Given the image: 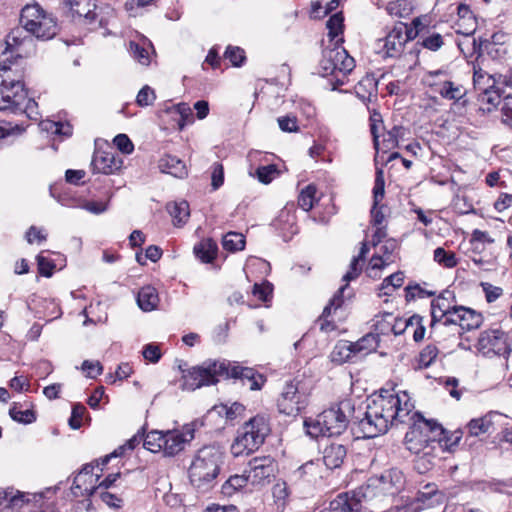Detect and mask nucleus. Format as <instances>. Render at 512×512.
I'll list each match as a JSON object with an SVG mask.
<instances>
[{
    "mask_svg": "<svg viewBox=\"0 0 512 512\" xmlns=\"http://www.w3.org/2000/svg\"><path fill=\"white\" fill-rule=\"evenodd\" d=\"M414 408L407 392L391 393L386 390L375 396L365 411H358L363 417L354 415L352 401L345 399L324 410L316 419L305 420L304 425L306 433L313 438L320 435L331 437L342 434L353 417L358 421L362 437L374 438L386 433L390 425L408 424L410 427L405 435V443L411 452L418 453L420 447L428 442H437L443 451L447 450L448 437L442 424L424 418Z\"/></svg>",
    "mask_w": 512,
    "mask_h": 512,
    "instance_id": "f257e3e1",
    "label": "nucleus"
},
{
    "mask_svg": "<svg viewBox=\"0 0 512 512\" xmlns=\"http://www.w3.org/2000/svg\"><path fill=\"white\" fill-rule=\"evenodd\" d=\"M404 482L402 471L391 468L380 477L370 478L365 485L338 494L330 502V508L338 512H374L378 502L384 496L398 492Z\"/></svg>",
    "mask_w": 512,
    "mask_h": 512,
    "instance_id": "f03ea898",
    "label": "nucleus"
},
{
    "mask_svg": "<svg viewBox=\"0 0 512 512\" xmlns=\"http://www.w3.org/2000/svg\"><path fill=\"white\" fill-rule=\"evenodd\" d=\"M220 378L240 380L250 390H260L265 383L262 374L250 367H243L226 360H207L192 367L183 375V389L194 391L206 385L216 384Z\"/></svg>",
    "mask_w": 512,
    "mask_h": 512,
    "instance_id": "7ed1b4c3",
    "label": "nucleus"
},
{
    "mask_svg": "<svg viewBox=\"0 0 512 512\" xmlns=\"http://www.w3.org/2000/svg\"><path fill=\"white\" fill-rule=\"evenodd\" d=\"M20 24L21 27L11 30L7 36L6 43L11 49L20 48L32 42L30 36L22 35L24 31L39 40L52 39L58 31L53 15L36 3L28 4L21 10Z\"/></svg>",
    "mask_w": 512,
    "mask_h": 512,
    "instance_id": "20e7f679",
    "label": "nucleus"
},
{
    "mask_svg": "<svg viewBox=\"0 0 512 512\" xmlns=\"http://www.w3.org/2000/svg\"><path fill=\"white\" fill-rule=\"evenodd\" d=\"M223 462L224 452L219 446L207 445L197 450L188 468L191 485L200 492L212 489Z\"/></svg>",
    "mask_w": 512,
    "mask_h": 512,
    "instance_id": "39448f33",
    "label": "nucleus"
},
{
    "mask_svg": "<svg viewBox=\"0 0 512 512\" xmlns=\"http://www.w3.org/2000/svg\"><path fill=\"white\" fill-rule=\"evenodd\" d=\"M24 70L0 65V111L17 114L26 100Z\"/></svg>",
    "mask_w": 512,
    "mask_h": 512,
    "instance_id": "423d86ee",
    "label": "nucleus"
},
{
    "mask_svg": "<svg viewBox=\"0 0 512 512\" xmlns=\"http://www.w3.org/2000/svg\"><path fill=\"white\" fill-rule=\"evenodd\" d=\"M269 433L270 427L265 417L251 418L238 429L237 436L231 445V453L235 457L253 453L264 443Z\"/></svg>",
    "mask_w": 512,
    "mask_h": 512,
    "instance_id": "0eeeda50",
    "label": "nucleus"
},
{
    "mask_svg": "<svg viewBox=\"0 0 512 512\" xmlns=\"http://www.w3.org/2000/svg\"><path fill=\"white\" fill-rule=\"evenodd\" d=\"M416 37L413 29H408L403 22L397 23L385 37L377 39L375 51L382 58H397L404 49L405 44Z\"/></svg>",
    "mask_w": 512,
    "mask_h": 512,
    "instance_id": "6e6552de",
    "label": "nucleus"
},
{
    "mask_svg": "<svg viewBox=\"0 0 512 512\" xmlns=\"http://www.w3.org/2000/svg\"><path fill=\"white\" fill-rule=\"evenodd\" d=\"M319 66L322 76L338 74L346 76L354 69L355 61L343 47L334 44L333 48L323 50Z\"/></svg>",
    "mask_w": 512,
    "mask_h": 512,
    "instance_id": "1a4fd4ad",
    "label": "nucleus"
},
{
    "mask_svg": "<svg viewBox=\"0 0 512 512\" xmlns=\"http://www.w3.org/2000/svg\"><path fill=\"white\" fill-rule=\"evenodd\" d=\"M308 404V394L300 382H289L277 400L279 412L288 416L299 414Z\"/></svg>",
    "mask_w": 512,
    "mask_h": 512,
    "instance_id": "9d476101",
    "label": "nucleus"
},
{
    "mask_svg": "<svg viewBox=\"0 0 512 512\" xmlns=\"http://www.w3.org/2000/svg\"><path fill=\"white\" fill-rule=\"evenodd\" d=\"M478 351L485 357L508 355L510 349L507 344V335L500 329L483 331L477 342Z\"/></svg>",
    "mask_w": 512,
    "mask_h": 512,
    "instance_id": "9b49d317",
    "label": "nucleus"
},
{
    "mask_svg": "<svg viewBox=\"0 0 512 512\" xmlns=\"http://www.w3.org/2000/svg\"><path fill=\"white\" fill-rule=\"evenodd\" d=\"M482 315L463 306L450 308V336L460 337L464 331L477 329L482 324Z\"/></svg>",
    "mask_w": 512,
    "mask_h": 512,
    "instance_id": "f8f14e48",
    "label": "nucleus"
},
{
    "mask_svg": "<svg viewBox=\"0 0 512 512\" xmlns=\"http://www.w3.org/2000/svg\"><path fill=\"white\" fill-rule=\"evenodd\" d=\"M195 423L185 424L181 430H167L164 433L163 454L173 457L182 452L195 437Z\"/></svg>",
    "mask_w": 512,
    "mask_h": 512,
    "instance_id": "ddd939ff",
    "label": "nucleus"
},
{
    "mask_svg": "<svg viewBox=\"0 0 512 512\" xmlns=\"http://www.w3.org/2000/svg\"><path fill=\"white\" fill-rule=\"evenodd\" d=\"M94 466L86 464L75 476L71 492L75 497H89L98 489L99 474L93 472Z\"/></svg>",
    "mask_w": 512,
    "mask_h": 512,
    "instance_id": "4468645a",
    "label": "nucleus"
},
{
    "mask_svg": "<svg viewBox=\"0 0 512 512\" xmlns=\"http://www.w3.org/2000/svg\"><path fill=\"white\" fill-rule=\"evenodd\" d=\"M422 81L428 87V93L432 99H436L438 96L445 99L448 96L447 69L429 71L424 75Z\"/></svg>",
    "mask_w": 512,
    "mask_h": 512,
    "instance_id": "2eb2a0df",
    "label": "nucleus"
},
{
    "mask_svg": "<svg viewBox=\"0 0 512 512\" xmlns=\"http://www.w3.org/2000/svg\"><path fill=\"white\" fill-rule=\"evenodd\" d=\"M249 480L252 484H260L274 474L275 464L270 456L255 457L249 462Z\"/></svg>",
    "mask_w": 512,
    "mask_h": 512,
    "instance_id": "dca6fc26",
    "label": "nucleus"
},
{
    "mask_svg": "<svg viewBox=\"0 0 512 512\" xmlns=\"http://www.w3.org/2000/svg\"><path fill=\"white\" fill-rule=\"evenodd\" d=\"M122 164V159L111 151H96L91 163L94 172L107 175L119 171Z\"/></svg>",
    "mask_w": 512,
    "mask_h": 512,
    "instance_id": "f3484780",
    "label": "nucleus"
},
{
    "mask_svg": "<svg viewBox=\"0 0 512 512\" xmlns=\"http://www.w3.org/2000/svg\"><path fill=\"white\" fill-rule=\"evenodd\" d=\"M380 338L374 332L368 333L362 338H360L356 342H351L350 344H344L340 347V350L345 349L347 351V355H345L346 360H351V358L357 354L367 355L373 351H375L379 345Z\"/></svg>",
    "mask_w": 512,
    "mask_h": 512,
    "instance_id": "a211bd4d",
    "label": "nucleus"
},
{
    "mask_svg": "<svg viewBox=\"0 0 512 512\" xmlns=\"http://www.w3.org/2000/svg\"><path fill=\"white\" fill-rule=\"evenodd\" d=\"M322 454L323 463L328 469L332 470L343 464L347 456V448L343 444L332 442L325 446Z\"/></svg>",
    "mask_w": 512,
    "mask_h": 512,
    "instance_id": "6ab92c4d",
    "label": "nucleus"
},
{
    "mask_svg": "<svg viewBox=\"0 0 512 512\" xmlns=\"http://www.w3.org/2000/svg\"><path fill=\"white\" fill-rule=\"evenodd\" d=\"M482 64L483 60L472 62L473 86L478 93L494 88L496 83L494 77L482 68Z\"/></svg>",
    "mask_w": 512,
    "mask_h": 512,
    "instance_id": "aec40b11",
    "label": "nucleus"
},
{
    "mask_svg": "<svg viewBox=\"0 0 512 512\" xmlns=\"http://www.w3.org/2000/svg\"><path fill=\"white\" fill-rule=\"evenodd\" d=\"M158 167L162 173L170 174L176 178L182 179L188 175L185 163L176 156H163L158 162Z\"/></svg>",
    "mask_w": 512,
    "mask_h": 512,
    "instance_id": "412c9836",
    "label": "nucleus"
},
{
    "mask_svg": "<svg viewBox=\"0 0 512 512\" xmlns=\"http://www.w3.org/2000/svg\"><path fill=\"white\" fill-rule=\"evenodd\" d=\"M320 476L319 464L315 461H308L296 470L290 476L291 481L299 482H314Z\"/></svg>",
    "mask_w": 512,
    "mask_h": 512,
    "instance_id": "4be33fe9",
    "label": "nucleus"
},
{
    "mask_svg": "<svg viewBox=\"0 0 512 512\" xmlns=\"http://www.w3.org/2000/svg\"><path fill=\"white\" fill-rule=\"evenodd\" d=\"M378 82L373 76H366L355 86L356 96L363 102H371L377 95Z\"/></svg>",
    "mask_w": 512,
    "mask_h": 512,
    "instance_id": "5701e85b",
    "label": "nucleus"
},
{
    "mask_svg": "<svg viewBox=\"0 0 512 512\" xmlns=\"http://www.w3.org/2000/svg\"><path fill=\"white\" fill-rule=\"evenodd\" d=\"M27 494L16 493L11 490H0V511L6 508H20L25 502H29Z\"/></svg>",
    "mask_w": 512,
    "mask_h": 512,
    "instance_id": "b1692460",
    "label": "nucleus"
},
{
    "mask_svg": "<svg viewBox=\"0 0 512 512\" xmlns=\"http://www.w3.org/2000/svg\"><path fill=\"white\" fill-rule=\"evenodd\" d=\"M137 303L143 311L149 312L154 310L159 303L156 289L152 286L141 288L137 295Z\"/></svg>",
    "mask_w": 512,
    "mask_h": 512,
    "instance_id": "393cba45",
    "label": "nucleus"
},
{
    "mask_svg": "<svg viewBox=\"0 0 512 512\" xmlns=\"http://www.w3.org/2000/svg\"><path fill=\"white\" fill-rule=\"evenodd\" d=\"M445 292L446 291H443L437 298L433 299L431 302L432 325L442 320L444 325L448 324V300L444 297Z\"/></svg>",
    "mask_w": 512,
    "mask_h": 512,
    "instance_id": "a878e982",
    "label": "nucleus"
},
{
    "mask_svg": "<svg viewBox=\"0 0 512 512\" xmlns=\"http://www.w3.org/2000/svg\"><path fill=\"white\" fill-rule=\"evenodd\" d=\"M167 210L177 226L185 224L190 217L189 204L185 200L167 204Z\"/></svg>",
    "mask_w": 512,
    "mask_h": 512,
    "instance_id": "bb28decb",
    "label": "nucleus"
},
{
    "mask_svg": "<svg viewBox=\"0 0 512 512\" xmlns=\"http://www.w3.org/2000/svg\"><path fill=\"white\" fill-rule=\"evenodd\" d=\"M344 17L341 12L335 13L332 15L327 23L326 28L328 29V37L331 41H334L335 44L343 43V28H344Z\"/></svg>",
    "mask_w": 512,
    "mask_h": 512,
    "instance_id": "cd10ccee",
    "label": "nucleus"
},
{
    "mask_svg": "<svg viewBox=\"0 0 512 512\" xmlns=\"http://www.w3.org/2000/svg\"><path fill=\"white\" fill-rule=\"evenodd\" d=\"M217 244L212 239H204L194 247V253L204 263L212 262L217 255Z\"/></svg>",
    "mask_w": 512,
    "mask_h": 512,
    "instance_id": "c85d7f7f",
    "label": "nucleus"
},
{
    "mask_svg": "<svg viewBox=\"0 0 512 512\" xmlns=\"http://www.w3.org/2000/svg\"><path fill=\"white\" fill-rule=\"evenodd\" d=\"M70 6L74 14L79 17H84L88 23L95 20L96 13L94 12V9L96 6L91 2V0H71Z\"/></svg>",
    "mask_w": 512,
    "mask_h": 512,
    "instance_id": "c756f323",
    "label": "nucleus"
},
{
    "mask_svg": "<svg viewBox=\"0 0 512 512\" xmlns=\"http://www.w3.org/2000/svg\"><path fill=\"white\" fill-rule=\"evenodd\" d=\"M249 481L246 475H232L221 486V493L226 497H231L242 488H244Z\"/></svg>",
    "mask_w": 512,
    "mask_h": 512,
    "instance_id": "7c9ffc66",
    "label": "nucleus"
},
{
    "mask_svg": "<svg viewBox=\"0 0 512 512\" xmlns=\"http://www.w3.org/2000/svg\"><path fill=\"white\" fill-rule=\"evenodd\" d=\"M402 131V127L394 126L391 130L384 132L379 148L376 150H381L382 152L387 153L388 151L396 148L398 146L399 137L402 135Z\"/></svg>",
    "mask_w": 512,
    "mask_h": 512,
    "instance_id": "2f4dec72",
    "label": "nucleus"
},
{
    "mask_svg": "<svg viewBox=\"0 0 512 512\" xmlns=\"http://www.w3.org/2000/svg\"><path fill=\"white\" fill-rule=\"evenodd\" d=\"M386 10L391 16L406 18L413 11V2L411 0L391 1L387 4Z\"/></svg>",
    "mask_w": 512,
    "mask_h": 512,
    "instance_id": "473e14b6",
    "label": "nucleus"
},
{
    "mask_svg": "<svg viewBox=\"0 0 512 512\" xmlns=\"http://www.w3.org/2000/svg\"><path fill=\"white\" fill-rule=\"evenodd\" d=\"M394 315L389 312H385L380 315H376L374 318V333L378 335H388L393 330Z\"/></svg>",
    "mask_w": 512,
    "mask_h": 512,
    "instance_id": "72a5a7b5",
    "label": "nucleus"
},
{
    "mask_svg": "<svg viewBox=\"0 0 512 512\" xmlns=\"http://www.w3.org/2000/svg\"><path fill=\"white\" fill-rule=\"evenodd\" d=\"M484 54H487L492 59H498L505 54V50L501 48L500 45H494L492 42H489L488 39L479 38L478 56L476 59L482 60L481 58Z\"/></svg>",
    "mask_w": 512,
    "mask_h": 512,
    "instance_id": "f704fd0d",
    "label": "nucleus"
},
{
    "mask_svg": "<svg viewBox=\"0 0 512 512\" xmlns=\"http://www.w3.org/2000/svg\"><path fill=\"white\" fill-rule=\"evenodd\" d=\"M164 433L163 431H150L143 437V445L144 447L153 452H162L163 451V441H164Z\"/></svg>",
    "mask_w": 512,
    "mask_h": 512,
    "instance_id": "c9c22d12",
    "label": "nucleus"
},
{
    "mask_svg": "<svg viewBox=\"0 0 512 512\" xmlns=\"http://www.w3.org/2000/svg\"><path fill=\"white\" fill-rule=\"evenodd\" d=\"M223 248L230 252L243 250L245 247V237L241 233L228 232L222 241Z\"/></svg>",
    "mask_w": 512,
    "mask_h": 512,
    "instance_id": "e433bc0d",
    "label": "nucleus"
},
{
    "mask_svg": "<svg viewBox=\"0 0 512 512\" xmlns=\"http://www.w3.org/2000/svg\"><path fill=\"white\" fill-rule=\"evenodd\" d=\"M316 186L307 185L299 194L298 205L306 212L310 211L316 202Z\"/></svg>",
    "mask_w": 512,
    "mask_h": 512,
    "instance_id": "4c0bfd02",
    "label": "nucleus"
},
{
    "mask_svg": "<svg viewBox=\"0 0 512 512\" xmlns=\"http://www.w3.org/2000/svg\"><path fill=\"white\" fill-rule=\"evenodd\" d=\"M368 251H369V248H368L367 243L363 242L362 246L360 248L359 255L357 257H353L351 264H350V269L343 276V281L349 282L358 277V275L361 272V268L358 267L359 261L363 260L365 258Z\"/></svg>",
    "mask_w": 512,
    "mask_h": 512,
    "instance_id": "58836bf2",
    "label": "nucleus"
},
{
    "mask_svg": "<svg viewBox=\"0 0 512 512\" xmlns=\"http://www.w3.org/2000/svg\"><path fill=\"white\" fill-rule=\"evenodd\" d=\"M478 100L484 105L487 104L488 107H482V110H487L490 112L493 108H496L499 104H501V95L497 89L490 88L487 91L482 93H478Z\"/></svg>",
    "mask_w": 512,
    "mask_h": 512,
    "instance_id": "ea45409f",
    "label": "nucleus"
},
{
    "mask_svg": "<svg viewBox=\"0 0 512 512\" xmlns=\"http://www.w3.org/2000/svg\"><path fill=\"white\" fill-rule=\"evenodd\" d=\"M403 282V272H396L383 280L380 290L382 291V294L390 295L392 291L401 287Z\"/></svg>",
    "mask_w": 512,
    "mask_h": 512,
    "instance_id": "a19ab883",
    "label": "nucleus"
},
{
    "mask_svg": "<svg viewBox=\"0 0 512 512\" xmlns=\"http://www.w3.org/2000/svg\"><path fill=\"white\" fill-rule=\"evenodd\" d=\"M421 322V317L418 315H414L408 319L396 318L394 317V322L392 324L393 330L391 333L394 335H401L410 327H414V325H418Z\"/></svg>",
    "mask_w": 512,
    "mask_h": 512,
    "instance_id": "79ce46f5",
    "label": "nucleus"
},
{
    "mask_svg": "<svg viewBox=\"0 0 512 512\" xmlns=\"http://www.w3.org/2000/svg\"><path fill=\"white\" fill-rule=\"evenodd\" d=\"M452 28L457 34L470 37L476 30L475 17H464L463 20H457Z\"/></svg>",
    "mask_w": 512,
    "mask_h": 512,
    "instance_id": "37998d69",
    "label": "nucleus"
},
{
    "mask_svg": "<svg viewBox=\"0 0 512 512\" xmlns=\"http://www.w3.org/2000/svg\"><path fill=\"white\" fill-rule=\"evenodd\" d=\"M491 424H492V422L490 420V417L487 415V416H484L479 419H472L468 423L467 427H468L470 435L478 436L480 434L488 432Z\"/></svg>",
    "mask_w": 512,
    "mask_h": 512,
    "instance_id": "c03bdc74",
    "label": "nucleus"
},
{
    "mask_svg": "<svg viewBox=\"0 0 512 512\" xmlns=\"http://www.w3.org/2000/svg\"><path fill=\"white\" fill-rule=\"evenodd\" d=\"M10 417L19 423L30 424L36 420L33 410H19L15 405L9 410Z\"/></svg>",
    "mask_w": 512,
    "mask_h": 512,
    "instance_id": "a18cd8bd",
    "label": "nucleus"
},
{
    "mask_svg": "<svg viewBox=\"0 0 512 512\" xmlns=\"http://www.w3.org/2000/svg\"><path fill=\"white\" fill-rule=\"evenodd\" d=\"M385 193V180H384V173L382 169H377L376 171V177H375V183L373 187V203L375 205H379L381 200L384 197Z\"/></svg>",
    "mask_w": 512,
    "mask_h": 512,
    "instance_id": "49530a36",
    "label": "nucleus"
},
{
    "mask_svg": "<svg viewBox=\"0 0 512 512\" xmlns=\"http://www.w3.org/2000/svg\"><path fill=\"white\" fill-rule=\"evenodd\" d=\"M493 242L494 239L485 231L475 229L472 233L471 244L474 250L481 251L484 249L485 244H492Z\"/></svg>",
    "mask_w": 512,
    "mask_h": 512,
    "instance_id": "de8ad7c7",
    "label": "nucleus"
},
{
    "mask_svg": "<svg viewBox=\"0 0 512 512\" xmlns=\"http://www.w3.org/2000/svg\"><path fill=\"white\" fill-rule=\"evenodd\" d=\"M405 298L407 301L414 300L415 298H425L435 295L434 291H429L422 288L419 284L408 285L405 288Z\"/></svg>",
    "mask_w": 512,
    "mask_h": 512,
    "instance_id": "09e8293b",
    "label": "nucleus"
},
{
    "mask_svg": "<svg viewBox=\"0 0 512 512\" xmlns=\"http://www.w3.org/2000/svg\"><path fill=\"white\" fill-rule=\"evenodd\" d=\"M278 174L275 165L260 166L256 170L258 180L263 184H269Z\"/></svg>",
    "mask_w": 512,
    "mask_h": 512,
    "instance_id": "8fccbe9b",
    "label": "nucleus"
},
{
    "mask_svg": "<svg viewBox=\"0 0 512 512\" xmlns=\"http://www.w3.org/2000/svg\"><path fill=\"white\" fill-rule=\"evenodd\" d=\"M224 56L235 67L241 66L246 59L244 50L239 47H233V46L227 47V49L224 53Z\"/></svg>",
    "mask_w": 512,
    "mask_h": 512,
    "instance_id": "3c124183",
    "label": "nucleus"
},
{
    "mask_svg": "<svg viewBox=\"0 0 512 512\" xmlns=\"http://www.w3.org/2000/svg\"><path fill=\"white\" fill-rule=\"evenodd\" d=\"M456 44L465 57H467L468 54L473 55L476 53L478 55V42L476 39L464 36V39L456 41Z\"/></svg>",
    "mask_w": 512,
    "mask_h": 512,
    "instance_id": "603ef678",
    "label": "nucleus"
},
{
    "mask_svg": "<svg viewBox=\"0 0 512 512\" xmlns=\"http://www.w3.org/2000/svg\"><path fill=\"white\" fill-rule=\"evenodd\" d=\"M347 288V284L340 287L337 291V293L333 296V298L330 300L329 304L325 306L322 312L321 317H328L331 314L332 310H336L339 307H341L343 303V293Z\"/></svg>",
    "mask_w": 512,
    "mask_h": 512,
    "instance_id": "864d4df0",
    "label": "nucleus"
},
{
    "mask_svg": "<svg viewBox=\"0 0 512 512\" xmlns=\"http://www.w3.org/2000/svg\"><path fill=\"white\" fill-rule=\"evenodd\" d=\"M130 52L133 58L140 64L147 66L150 63V57L147 49L141 47L136 42H130Z\"/></svg>",
    "mask_w": 512,
    "mask_h": 512,
    "instance_id": "5fc2aeb1",
    "label": "nucleus"
},
{
    "mask_svg": "<svg viewBox=\"0 0 512 512\" xmlns=\"http://www.w3.org/2000/svg\"><path fill=\"white\" fill-rule=\"evenodd\" d=\"M224 183V168L219 162H215L211 166V186L213 190H217Z\"/></svg>",
    "mask_w": 512,
    "mask_h": 512,
    "instance_id": "6e6d98bb",
    "label": "nucleus"
},
{
    "mask_svg": "<svg viewBox=\"0 0 512 512\" xmlns=\"http://www.w3.org/2000/svg\"><path fill=\"white\" fill-rule=\"evenodd\" d=\"M437 356V348L435 346H426L419 355V367L427 368L432 364Z\"/></svg>",
    "mask_w": 512,
    "mask_h": 512,
    "instance_id": "4d7b16f0",
    "label": "nucleus"
},
{
    "mask_svg": "<svg viewBox=\"0 0 512 512\" xmlns=\"http://www.w3.org/2000/svg\"><path fill=\"white\" fill-rule=\"evenodd\" d=\"M156 99L154 90L148 85L144 86L137 94L136 102L139 106L151 105Z\"/></svg>",
    "mask_w": 512,
    "mask_h": 512,
    "instance_id": "13d9d810",
    "label": "nucleus"
},
{
    "mask_svg": "<svg viewBox=\"0 0 512 512\" xmlns=\"http://www.w3.org/2000/svg\"><path fill=\"white\" fill-rule=\"evenodd\" d=\"M38 105L35 100L28 98L26 94V100L22 108L19 109L17 114H25L27 118L31 120H37L39 117Z\"/></svg>",
    "mask_w": 512,
    "mask_h": 512,
    "instance_id": "bf43d9fd",
    "label": "nucleus"
},
{
    "mask_svg": "<svg viewBox=\"0 0 512 512\" xmlns=\"http://www.w3.org/2000/svg\"><path fill=\"white\" fill-rule=\"evenodd\" d=\"M272 494L276 502H281L282 505H285L290 495L287 483L285 481L277 482L272 488Z\"/></svg>",
    "mask_w": 512,
    "mask_h": 512,
    "instance_id": "052dcab7",
    "label": "nucleus"
},
{
    "mask_svg": "<svg viewBox=\"0 0 512 512\" xmlns=\"http://www.w3.org/2000/svg\"><path fill=\"white\" fill-rule=\"evenodd\" d=\"M42 126L44 130L54 134L69 136L72 133L69 125H64L60 122L46 121L42 123Z\"/></svg>",
    "mask_w": 512,
    "mask_h": 512,
    "instance_id": "680f3d73",
    "label": "nucleus"
},
{
    "mask_svg": "<svg viewBox=\"0 0 512 512\" xmlns=\"http://www.w3.org/2000/svg\"><path fill=\"white\" fill-rule=\"evenodd\" d=\"M370 121H371L370 130H371V134L373 136L374 147H375V149H378L379 145H380L379 129L382 126L381 115L376 112L373 113L370 117Z\"/></svg>",
    "mask_w": 512,
    "mask_h": 512,
    "instance_id": "e2e57ef3",
    "label": "nucleus"
},
{
    "mask_svg": "<svg viewBox=\"0 0 512 512\" xmlns=\"http://www.w3.org/2000/svg\"><path fill=\"white\" fill-rule=\"evenodd\" d=\"M113 143L124 154H130L134 150V145L126 134H118Z\"/></svg>",
    "mask_w": 512,
    "mask_h": 512,
    "instance_id": "0e129e2a",
    "label": "nucleus"
},
{
    "mask_svg": "<svg viewBox=\"0 0 512 512\" xmlns=\"http://www.w3.org/2000/svg\"><path fill=\"white\" fill-rule=\"evenodd\" d=\"M279 128L283 132H296L298 130L297 118L292 115H286L277 119Z\"/></svg>",
    "mask_w": 512,
    "mask_h": 512,
    "instance_id": "69168bd1",
    "label": "nucleus"
},
{
    "mask_svg": "<svg viewBox=\"0 0 512 512\" xmlns=\"http://www.w3.org/2000/svg\"><path fill=\"white\" fill-rule=\"evenodd\" d=\"M481 287L485 293L486 300L489 303L496 301L503 294V289L501 287L494 286L488 282H482Z\"/></svg>",
    "mask_w": 512,
    "mask_h": 512,
    "instance_id": "338daca9",
    "label": "nucleus"
},
{
    "mask_svg": "<svg viewBox=\"0 0 512 512\" xmlns=\"http://www.w3.org/2000/svg\"><path fill=\"white\" fill-rule=\"evenodd\" d=\"M142 354L146 360L152 363H157L161 358L160 348L158 345L155 344H147L143 348Z\"/></svg>",
    "mask_w": 512,
    "mask_h": 512,
    "instance_id": "774afa93",
    "label": "nucleus"
}]
</instances>
